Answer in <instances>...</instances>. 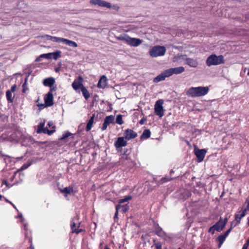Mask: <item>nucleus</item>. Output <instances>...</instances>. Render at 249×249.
Returning a JSON list of instances; mask_svg holds the SVG:
<instances>
[{
	"instance_id": "nucleus-43",
	"label": "nucleus",
	"mask_w": 249,
	"mask_h": 249,
	"mask_svg": "<svg viewBox=\"0 0 249 249\" xmlns=\"http://www.w3.org/2000/svg\"><path fill=\"white\" fill-rule=\"evenodd\" d=\"M121 208H122V211L124 213H125L126 211H127L129 209V207L127 205H123V206L121 205Z\"/></svg>"
},
{
	"instance_id": "nucleus-20",
	"label": "nucleus",
	"mask_w": 249,
	"mask_h": 249,
	"mask_svg": "<svg viewBox=\"0 0 249 249\" xmlns=\"http://www.w3.org/2000/svg\"><path fill=\"white\" fill-rule=\"evenodd\" d=\"M130 161V159L128 156L126 155H123L120 158L119 163L120 164L124 165H127Z\"/></svg>"
},
{
	"instance_id": "nucleus-62",
	"label": "nucleus",
	"mask_w": 249,
	"mask_h": 249,
	"mask_svg": "<svg viewBox=\"0 0 249 249\" xmlns=\"http://www.w3.org/2000/svg\"><path fill=\"white\" fill-rule=\"evenodd\" d=\"M2 197V196L0 195V199Z\"/></svg>"
},
{
	"instance_id": "nucleus-64",
	"label": "nucleus",
	"mask_w": 249,
	"mask_h": 249,
	"mask_svg": "<svg viewBox=\"0 0 249 249\" xmlns=\"http://www.w3.org/2000/svg\"><path fill=\"white\" fill-rule=\"evenodd\" d=\"M105 249H108V248H105Z\"/></svg>"
},
{
	"instance_id": "nucleus-37",
	"label": "nucleus",
	"mask_w": 249,
	"mask_h": 249,
	"mask_svg": "<svg viewBox=\"0 0 249 249\" xmlns=\"http://www.w3.org/2000/svg\"><path fill=\"white\" fill-rule=\"evenodd\" d=\"M27 81H28V78L26 77L25 79V82L24 83V84H23L22 85V88H23V89H22V92L23 93H25L26 91L27 90H28V88L27 87Z\"/></svg>"
},
{
	"instance_id": "nucleus-5",
	"label": "nucleus",
	"mask_w": 249,
	"mask_h": 249,
	"mask_svg": "<svg viewBox=\"0 0 249 249\" xmlns=\"http://www.w3.org/2000/svg\"><path fill=\"white\" fill-rule=\"evenodd\" d=\"M163 100L162 99L156 101L155 107L154 110L155 114L161 118L164 115V109L163 107Z\"/></svg>"
},
{
	"instance_id": "nucleus-41",
	"label": "nucleus",
	"mask_w": 249,
	"mask_h": 249,
	"mask_svg": "<svg viewBox=\"0 0 249 249\" xmlns=\"http://www.w3.org/2000/svg\"><path fill=\"white\" fill-rule=\"evenodd\" d=\"M40 57L45 58L49 59L52 58V55L51 53H44L40 55Z\"/></svg>"
},
{
	"instance_id": "nucleus-47",
	"label": "nucleus",
	"mask_w": 249,
	"mask_h": 249,
	"mask_svg": "<svg viewBox=\"0 0 249 249\" xmlns=\"http://www.w3.org/2000/svg\"><path fill=\"white\" fill-rule=\"evenodd\" d=\"M249 246V239H248L247 240L246 243L245 244H244V245L243 246L242 249H248Z\"/></svg>"
},
{
	"instance_id": "nucleus-42",
	"label": "nucleus",
	"mask_w": 249,
	"mask_h": 249,
	"mask_svg": "<svg viewBox=\"0 0 249 249\" xmlns=\"http://www.w3.org/2000/svg\"><path fill=\"white\" fill-rule=\"evenodd\" d=\"M121 208V205L118 204L116 206V212L114 215V218H118V212L119 209Z\"/></svg>"
},
{
	"instance_id": "nucleus-59",
	"label": "nucleus",
	"mask_w": 249,
	"mask_h": 249,
	"mask_svg": "<svg viewBox=\"0 0 249 249\" xmlns=\"http://www.w3.org/2000/svg\"><path fill=\"white\" fill-rule=\"evenodd\" d=\"M248 224L249 226V216L248 218Z\"/></svg>"
},
{
	"instance_id": "nucleus-19",
	"label": "nucleus",
	"mask_w": 249,
	"mask_h": 249,
	"mask_svg": "<svg viewBox=\"0 0 249 249\" xmlns=\"http://www.w3.org/2000/svg\"><path fill=\"white\" fill-rule=\"evenodd\" d=\"M55 83V79L53 77H49L43 80V84L45 86L51 87Z\"/></svg>"
},
{
	"instance_id": "nucleus-46",
	"label": "nucleus",
	"mask_w": 249,
	"mask_h": 249,
	"mask_svg": "<svg viewBox=\"0 0 249 249\" xmlns=\"http://www.w3.org/2000/svg\"><path fill=\"white\" fill-rule=\"evenodd\" d=\"M31 164L30 163H29V164H23L20 168V170H25V169H26L27 168H28L30 166Z\"/></svg>"
},
{
	"instance_id": "nucleus-29",
	"label": "nucleus",
	"mask_w": 249,
	"mask_h": 249,
	"mask_svg": "<svg viewBox=\"0 0 249 249\" xmlns=\"http://www.w3.org/2000/svg\"><path fill=\"white\" fill-rule=\"evenodd\" d=\"M61 191V192L65 194L66 195H67L72 193L73 192V189L72 187L69 186L64 188Z\"/></svg>"
},
{
	"instance_id": "nucleus-12",
	"label": "nucleus",
	"mask_w": 249,
	"mask_h": 249,
	"mask_svg": "<svg viewBox=\"0 0 249 249\" xmlns=\"http://www.w3.org/2000/svg\"><path fill=\"white\" fill-rule=\"evenodd\" d=\"M83 79L82 76H79L78 80H75L72 84L73 89L75 90H78L80 89H81L84 86L82 84Z\"/></svg>"
},
{
	"instance_id": "nucleus-31",
	"label": "nucleus",
	"mask_w": 249,
	"mask_h": 249,
	"mask_svg": "<svg viewBox=\"0 0 249 249\" xmlns=\"http://www.w3.org/2000/svg\"><path fill=\"white\" fill-rule=\"evenodd\" d=\"M6 99L8 102L9 103H12L13 101V98L14 97L12 96V92L11 91H10V90H8L6 92Z\"/></svg>"
},
{
	"instance_id": "nucleus-34",
	"label": "nucleus",
	"mask_w": 249,
	"mask_h": 249,
	"mask_svg": "<svg viewBox=\"0 0 249 249\" xmlns=\"http://www.w3.org/2000/svg\"><path fill=\"white\" fill-rule=\"evenodd\" d=\"M182 196L183 199H186L191 196V193L188 190H184L182 193Z\"/></svg>"
},
{
	"instance_id": "nucleus-48",
	"label": "nucleus",
	"mask_w": 249,
	"mask_h": 249,
	"mask_svg": "<svg viewBox=\"0 0 249 249\" xmlns=\"http://www.w3.org/2000/svg\"><path fill=\"white\" fill-rule=\"evenodd\" d=\"M37 106L40 109H42L45 108V107H47L45 103V104H38L37 105Z\"/></svg>"
},
{
	"instance_id": "nucleus-61",
	"label": "nucleus",
	"mask_w": 249,
	"mask_h": 249,
	"mask_svg": "<svg viewBox=\"0 0 249 249\" xmlns=\"http://www.w3.org/2000/svg\"><path fill=\"white\" fill-rule=\"evenodd\" d=\"M30 249H34V247L31 246Z\"/></svg>"
},
{
	"instance_id": "nucleus-15",
	"label": "nucleus",
	"mask_w": 249,
	"mask_h": 249,
	"mask_svg": "<svg viewBox=\"0 0 249 249\" xmlns=\"http://www.w3.org/2000/svg\"><path fill=\"white\" fill-rule=\"evenodd\" d=\"M44 126V123H40L38 125V129L36 130V132L38 134L43 132L44 133H47L49 135H51L52 133L55 132V130H49L47 128L43 129Z\"/></svg>"
},
{
	"instance_id": "nucleus-55",
	"label": "nucleus",
	"mask_w": 249,
	"mask_h": 249,
	"mask_svg": "<svg viewBox=\"0 0 249 249\" xmlns=\"http://www.w3.org/2000/svg\"><path fill=\"white\" fill-rule=\"evenodd\" d=\"M145 121V119H142L140 121V124H144Z\"/></svg>"
},
{
	"instance_id": "nucleus-9",
	"label": "nucleus",
	"mask_w": 249,
	"mask_h": 249,
	"mask_svg": "<svg viewBox=\"0 0 249 249\" xmlns=\"http://www.w3.org/2000/svg\"><path fill=\"white\" fill-rule=\"evenodd\" d=\"M195 154L198 159L199 162L202 161L205 156L206 154V150L205 149H195Z\"/></svg>"
},
{
	"instance_id": "nucleus-14",
	"label": "nucleus",
	"mask_w": 249,
	"mask_h": 249,
	"mask_svg": "<svg viewBox=\"0 0 249 249\" xmlns=\"http://www.w3.org/2000/svg\"><path fill=\"white\" fill-rule=\"evenodd\" d=\"M124 137H121L117 138L114 143V146L117 149L122 147H124L127 145V141L124 140Z\"/></svg>"
},
{
	"instance_id": "nucleus-7",
	"label": "nucleus",
	"mask_w": 249,
	"mask_h": 249,
	"mask_svg": "<svg viewBox=\"0 0 249 249\" xmlns=\"http://www.w3.org/2000/svg\"><path fill=\"white\" fill-rule=\"evenodd\" d=\"M90 3L93 5H98L100 7L110 8L111 7V4L103 0H90Z\"/></svg>"
},
{
	"instance_id": "nucleus-32",
	"label": "nucleus",
	"mask_w": 249,
	"mask_h": 249,
	"mask_svg": "<svg viewBox=\"0 0 249 249\" xmlns=\"http://www.w3.org/2000/svg\"><path fill=\"white\" fill-rule=\"evenodd\" d=\"M81 91L85 99L87 100L89 98L90 94L85 87H83L81 89Z\"/></svg>"
},
{
	"instance_id": "nucleus-33",
	"label": "nucleus",
	"mask_w": 249,
	"mask_h": 249,
	"mask_svg": "<svg viewBox=\"0 0 249 249\" xmlns=\"http://www.w3.org/2000/svg\"><path fill=\"white\" fill-rule=\"evenodd\" d=\"M52 55V58H53L54 60H57L59 57L61 56V52L60 51H57L55 52L51 53Z\"/></svg>"
},
{
	"instance_id": "nucleus-30",
	"label": "nucleus",
	"mask_w": 249,
	"mask_h": 249,
	"mask_svg": "<svg viewBox=\"0 0 249 249\" xmlns=\"http://www.w3.org/2000/svg\"><path fill=\"white\" fill-rule=\"evenodd\" d=\"M114 120V116L113 115H109L106 117V118L104 119V122L109 125L110 124L113 123Z\"/></svg>"
},
{
	"instance_id": "nucleus-4",
	"label": "nucleus",
	"mask_w": 249,
	"mask_h": 249,
	"mask_svg": "<svg viewBox=\"0 0 249 249\" xmlns=\"http://www.w3.org/2000/svg\"><path fill=\"white\" fill-rule=\"evenodd\" d=\"M79 216L77 214L72 218L71 221V228L72 233L78 234L83 231L82 229H79L80 225V222H79Z\"/></svg>"
},
{
	"instance_id": "nucleus-27",
	"label": "nucleus",
	"mask_w": 249,
	"mask_h": 249,
	"mask_svg": "<svg viewBox=\"0 0 249 249\" xmlns=\"http://www.w3.org/2000/svg\"><path fill=\"white\" fill-rule=\"evenodd\" d=\"M151 132L149 129H145L141 136V139H146L149 138L150 137Z\"/></svg>"
},
{
	"instance_id": "nucleus-10",
	"label": "nucleus",
	"mask_w": 249,
	"mask_h": 249,
	"mask_svg": "<svg viewBox=\"0 0 249 249\" xmlns=\"http://www.w3.org/2000/svg\"><path fill=\"white\" fill-rule=\"evenodd\" d=\"M124 136L125 139L130 140L135 138L137 136V133L132 129H127L124 131Z\"/></svg>"
},
{
	"instance_id": "nucleus-63",
	"label": "nucleus",
	"mask_w": 249,
	"mask_h": 249,
	"mask_svg": "<svg viewBox=\"0 0 249 249\" xmlns=\"http://www.w3.org/2000/svg\"><path fill=\"white\" fill-rule=\"evenodd\" d=\"M247 74H248V75H249V71L248 72Z\"/></svg>"
},
{
	"instance_id": "nucleus-36",
	"label": "nucleus",
	"mask_w": 249,
	"mask_h": 249,
	"mask_svg": "<svg viewBox=\"0 0 249 249\" xmlns=\"http://www.w3.org/2000/svg\"><path fill=\"white\" fill-rule=\"evenodd\" d=\"M116 123L119 124H122L124 123L122 115L119 114L117 116L116 119Z\"/></svg>"
},
{
	"instance_id": "nucleus-54",
	"label": "nucleus",
	"mask_w": 249,
	"mask_h": 249,
	"mask_svg": "<svg viewBox=\"0 0 249 249\" xmlns=\"http://www.w3.org/2000/svg\"><path fill=\"white\" fill-rule=\"evenodd\" d=\"M2 184H4L6 185L7 187L9 188L10 186H9L8 182L6 180H3L2 181Z\"/></svg>"
},
{
	"instance_id": "nucleus-17",
	"label": "nucleus",
	"mask_w": 249,
	"mask_h": 249,
	"mask_svg": "<svg viewBox=\"0 0 249 249\" xmlns=\"http://www.w3.org/2000/svg\"><path fill=\"white\" fill-rule=\"evenodd\" d=\"M186 64L191 67L196 68L198 66V62L196 59L190 58H185Z\"/></svg>"
},
{
	"instance_id": "nucleus-1",
	"label": "nucleus",
	"mask_w": 249,
	"mask_h": 249,
	"mask_svg": "<svg viewBox=\"0 0 249 249\" xmlns=\"http://www.w3.org/2000/svg\"><path fill=\"white\" fill-rule=\"evenodd\" d=\"M209 91L208 87H191L186 92V94L193 98L203 96L207 94Z\"/></svg>"
},
{
	"instance_id": "nucleus-45",
	"label": "nucleus",
	"mask_w": 249,
	"mask_h": 249,
	"mask_svg": "<svg viewBox=\"0 0 249 249\" xmlns=\"http://www.w3.org/2000/svg\"><path fill=\"white\" fill-rule=\"evenodd\" d=\"M185 56V55H180L175 56L174 58V61H176L178 60V59H184Z\"/></svg>"
},
{
	"instance_id": "nucleus-28",
	"label": "nucleus",
	"mask_w": 249,
	"mask_h": 249,
	"mask_svg": "<svg viewBox=\"0 0 249 249\" xmlns=\"http://www.w3.org/2000/svg\"><path fill=\"white\" fill-rule=\"evenodd\" d=\"M165 78H166L162 72L160 74L155 77L153 79V81L155 83H158L161 81L164 80Z\"/></svg>"
},
{
	"instance_id": "nucleus-13",
	"label": "nucleus",
	"mask_w": 249,
	"mask_h": 249,
	"mask_svg": "<svg viewBox=\"0 0 249 249\" xmlns=\"http://www.w3.org/2000/svg\"><path fill=\"white\" fill-rule=\"evenodd\" d=\"M233 223V222H232V223H231V228L229 230H228L224 234L220 235L218 237L217 240L219 243V244L218 246L219 248H220L221 247V246L222 245V244L223 243L224 241H225L226 238L227 237V236L229 235V234L231 232V231L233 227H232Z\"/></svg>"
},
{
	"instance_id": "nucleus-49",
	"label": "nucleus",
	"mask_w": 249,
	"mask_h": 249,
	"mask_svg": "<svg viewBox=\"0 0 249 249\" xmlns=\"http://www.w3.org/2000/svg\"><path fill=\"white\" fill-rule=\"evenodd\" d=\"M16 218H19L21 219V221L24 223V218L23 217L22 214L21 213H19L18 215L16 216Z\"/></svg>"
},
{
	"instance_id": "nucleus-11",
	"label": "nucleus",
	"mask_w": 249,
	"mask_h": 249,
	"mask_svg": "<svg viewBox=\"0 0 249 249\" xmlns=\"http://www.w3.org/2000/svg\"><path fill=\"white\" fill-rule=\"evenodd\" d=\"M44 101L48 107H51L53 105V94L52 90L48 92L44 97Z\"/></svg>"
},
{
	"instance_id": "nucleus-26",
	"label": "nucleus",
	"mask_w": 249,
	"mask_h": 249,
	"mask_svg": "<svg viewBox=\"0 0 249 249\" xmlns=\"http://www.w3.org/2000/svg\"><path fill=\"white\" fill-rule=\"evenodd\" d=\"M129 36L126 34L121 35L117 37V39L118 40H122L128 44Z\"/></svg>"
},
{
	"instance_id": "nucleus-18",
	"label": "nucleus",
	"mask_w": 249,
	"mask_h": 249,
	"mask_svg": "<svg viewBox=\"0 0 249 249\" xmlns=\"http://www.w3.org/2000/svg\"><path fill=\"white\" fill-rule=\"evenodd\" d=\"M42 37L46 40H50L55 42H61L62 38L61 37L53 36L50 35H45L42 36Z\"/></svg>"
},
{
	"instance_id": "nucleus-60",
	"label": "nucleus",
	"mask_w": 249,
	"mask_h": 249,
	"mask_svg": "<svg viewBox=\"0 0 249 249\" xmlns=\"http://www.w3.org/2000/svg\"><path fill=\"white\" fill-rule=\"evenodd\" d=\"M5 200L6 202H8L10 203V202H11L10 201H9V200H8L7 199H5Z\"/></svg>"
},
{
	"instance_id": "nucleus-21",
	"label": "nucleus",
	"mask_w": 249,
	"mask_h": 249,
	"mask_svg": "<svg viewBox=\"0 0 249 249\" xmlns=\"http://www.w3.org/2000/svg\"><path fill=\"white\" fill-rule=\"evenodd\" d=\"M107 78L105 76L103 75L101 77L98 83V87L104 89L107 86Z\"/></svg>"
},
{
	"instance_id": "nucleus-6",
	"label": "nucleus",
	"mask_w": 249,
	"mask_h": 249,
	"mask_svg": "<svg viewBox=\"0 0 249 249\" xmlns=\"http://www.w3.org/2000/svg\"><path fill=\"white\" fill-rule=\"evenodd\" d=\"M246 213L247 209H244L239 212L238 213L235 214V221H233V223L232 224L233 227L236 226L240 223L241 219L246 215Z\"/></svg>"
},
{
	"instance_id": "nucleus-35",
	"label": "nucleus",
	"mask_w": 249,
	"mask_h": 249,
	"mask_svg": "<svg viewBox=\"0 0 249 249\" xmlns=\"http://www.w3.org/2000/svg\"><path fill=\"white\" fill-rule=\"evenodd\" d=\"M163 73L165 78L169 77L173 74L172 68L165 70L164 71H163Z\"/></svg>"
},
{
	"instance_id": "nucleus-3",
	"label": "nucleus",
	"mask_w": 249,
	"mask_h": 249,
	"mask_svg": "<svg viewBox=\"0 0 249 249\" xmlns=\"http://www.w3.org/2000/svg\"><path fill=\"white\" fill-rule=\"evenodd\" d=\"M166 51V49L164 46H156L151 48L149 54L153 57H157L164 55Z\"/></svg>"
},
{
	"instance_id": "nucleus-57",
	"label": "nucleus",
	"mask_w": 249,
	"mask_h": 249,
	"mask_svg": "<svg viewBox=\"0 0 249 249\" xmlns=\"http://www.w3.org/2000/svg\"><path fill=\"white\" fill-rule=\"evenodd\" d=\"M40 56L36 59V61H40Z\"/></svg>"
},
{
	"instance_id": "nucleus-22",
	"label": "nucleus",
	"mask_w": 249,
	"mask_h": 249,
	"mask_svg": "<svg viewBox=\"0 0 249 249\" xmlns=\"http://www.w3.org/2000/svg\"><path fill=\"white\" fill-rule=\"evenodd\" d=\"M61 42H62L69 46H71V47H72L73 48H76L77 47V44L75 42L72 41V40H69L68 39L62 38Z\"/></svg>"
},
{
	"instance_id": "nucleus-38",
	"label": "nucleus",
	"mask_w": 249,
	"mask_h": 249,
	"mask_svg": "<svg viewBox=\"0 0 249 249\" xmlns=\"http://www.w3.org/2000/svg\"><path fill=\"white\" fill-rule=\"evenodd\" d=\"M72 135H73V134L71 133L70 132H68V131L65 132L63 133L62 137L60 139V140H64L65 139L69 137V136H72Z\"/></svg>"
},
{
	"instance_id": "nucleus-40",
	"label": "nucleus",
	"mask_w": 249,
	"mask_h": 249,
	"mask_svg": "<svg viewBox=\"0 0 249 249\" xmlns=\"http://www.w3.org/2000/svg\"><path fill=\"white\" fill-rule=\"evenodd\" d=\"M154 246L156 249H161V244L160 242H157L156 240H153Z\"/></svg>"
},
{
	"instance_id": "nucleus-50",
	"label": "nucleus",
	"mask_w": 249,
	"mask_h": 249,
	"mask_svg": "<svg viewBox=\"0 0 249 249\" xmlns=\"http://www.w3.org/2000/svg\"><path fill=\"white\" fill-rule=\"evenodd\" d=\"M108 125V124H107L105 122H104V124H103V126L102 127V130H103V131L105 130L107 128Z\"/></svg>"
},
{
	"instance_id": "nucleus-52",
	"label": "nucleus",
	"mask_w": 249,
	"mask_h": 249,
	"mask_svg": "<svg viewBox=\"0 0 249 249\" xmlns=\"http://www.w3.org/2000/svg\"><path fill=\"white\" fill-rule=\"evenodd\" d=\"M48 125L50 127H52V128H54V127H55V126L53 125V122H52V121L48 122Z\"/></svg>"
},
{
	"instance_id": "nucleus-56",
	"label": "nucleus",
	"mask_w": 249,
	"mask_h": 249,
	"mask_svg": "<svg viewBox=\"0 0 249 249\" xmlns=\"http://www.w3.org/2000/svg\"><path fill=\"white\" fill-rule=\"evenodd\" d=\"M10 204L13 206V207L15 209H16L17 210H17V208H16V207L15 206V205H14V204H13L11 202H10Z\"/></svg>"
},
{
	"instance_id": "nucleus-58",
	"label": "nucleus",
	"mask_w": 249,
	"mask_h": 249,
	"mask_svg": "<svg viewBox=\"0 0 249 249\" xmlns=\"http://www.w3.org/2000/svg\"><path fill=\"white\" fill-rule=\"evenodd\" d=\"M249 208V199L248 200V208Z\"/></svg>"
},
{
	"instance_id": "nucleus-8",
	"label": "nucleus",
	"mask_w": 249,
	"mask_h": 249,
	"mask_svg": "<svg viewBox=\"0 0 249 249\" xmlns=\"http://www.w3.org/2000/svg\"><path fill=\"white\" fill-rule=\"evenodd\" d=\"M228 219L225 218L224 220L222 219V217H220L219 220L217 221L214 225V227L216 229V231H221L227 222Z\"/></svg>"
},
{
	"instance_id": "nucleus-53",
	"label": "nucleus",
	"mask_w": 249,
	"mask_h": 249,
	"mask_svg": "<svg viewBox=\"0 0 249 249\" xmlns=\"http://www.w3.org/2000/svg\"><path fill=\"white\" fill-rule=\"evenodd\" d=\"M27 226L28 224L27 223H24V229L26 231L27 230Z\"/></svg>"
},
{
	"instance_id": "nucleus-24",
	"label": "nucleus",
	"mask_w": 249,
	"mask_h": 249,
	"mask_svg": "<svg viewBox=\"0 0 249 249\" xmlns=\"http://www.w3.org/2000/svg\"><path fill=\"white\" fill-rule=\"evenodd\" d=\"M94 115H93L89 120L86 126V130L87 131H89L91 129L94 122Z\"/></svg>"
},
{
	"instance_id": "nucleus-25",
	"label": "nucleus",
	"mask_w": 249,
	"mask_h": 249,
	"mask_svg": "<svg viewBox=\"0 0 249 249\" xmlns=\"http://www.w3.org/2000/svg\"><path fill=\"white\" fill-rule=\"evenodd\" d=\"M172 69L173 74H178L183 72L185 71L184 68L182 66L172 68Z\"/></svg>"
},
{
	"instance_id": "nucleus-16",
	"label": "nucleus",
	"mask_w": 249,
	"mask_h": 249,
	"mask_svg": "<svg viewBox=\"0 0 249 249\" xmlns=\"http://www.w3.org/2000/svg\"><path fill=\"white\" fill-rule=\"evenodd\" d=\"M142 43V40L140 38L129 37L128 44L131 46L137 47Z\"/></svg>"
},
{
	"instance_id": "nucleus-2",
	"label": "nucleus",
	"mask_w": 249,
	"mask_h": 249,
	"mask_svg": "<svg viewBox=\"0 0 249 249\" xmlns=\"http://www.w3.org/2000/svg\"><path fill=\"white\" fill-rule=\"evenodd\" d=\"M224 62L225 60L223 55L217 56L215 54H213L208 57L206 63L208 66L210 67L212 65L222 64L224 63Z\"/></svg>"
},
{
	"instance_id": "nucleus-44",
	"label": "nucleus",
	"mask_w": 249,
	"mask_h": 249,
	"mask_svg": "<svg viewBox=\"0 0 249 249\" xmlns=\"http://www.w3.org/2000/svg\"><path fill=\"white\" fill-rule=\"evenodd\" d=\"M215 231H216V229L214 227V226L213 225V226H212L210 228L208 231H209V232L211 233L212 234H213L214 233V232Z\"/></svg>"
},
{
	"instance_id": "nucleus-23",
	"label": "nucleus",
	"mask_w": 249,
	"mask_h": 249,
	"mask_svg": "<svg viewBox=\"0 0 249 249\" xmlns=\"http://www.w3.org/2000/svg\"><path fill=\"white\" fill-rule=\"evenodd\" d=\"M155 231L156 234H157L159 236L161 237L165 236V233L164 231L159 225L155 226Z\"/></svg>"
},
{
	"instance_id": "nucleus-39",
	"label": "nucleus",
	"mask_w": 249,
	"mask_h": 249,
	"mask_svg": "<svg viewBox=\"0 0 249 249\" xmlns=\"http://www.w3.org/2000/svg\"><path fill=\"white\" fill-rule=\"evenodd\" d=\"M132 198V196H126L124 198L121 199L119 200V203H123L125 202L130 200Z\"/></svg>"
},
{
	"instance_id": "nucleus-51",
	"label": "nucleus",
	"mask_w": 249,
	"mask_h": 249,
	"mask_svg": "<svg viewBox=\"0 0 249 249\" xmlns=\"http://www.w3.org/2000/svg\"><path fill=\"white\" fill-rule=\"evenodd\" d=\"M16 88H17V86H16V85L15 84L11 87V89L10 90V91H11L12 92H14L16 90Z\"/></svg>"
}]
</instances>
